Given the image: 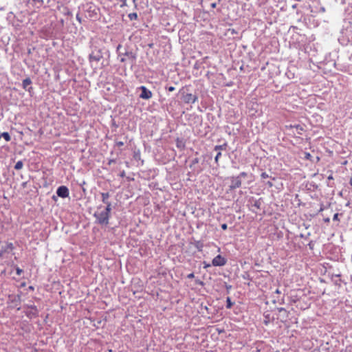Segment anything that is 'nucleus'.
Listing matches in <instances>:
<instances>
[{"label": "nucleus", "instance_id": "4be33fe9", "mask_svg": "<svg viewBox=\"0 0 352 352\" xmlns=\"http://www.w3.org/2000/svg\"><path fill=\"white\" fill-rule=\"evenodd\" d=\"M168 89L169 91H173L175 90V87H169L168 88Z\"/></svg>", "mask_w": 352, "mask_h": 352}, {"label": "nucleus", "instance_id": "6ab92c4d", "mask_svg": "<svg viewBox=\"0 0 352 352\" xmlns=\"http://www.w3.org/2000/svg\"><path fill=\"white\" fill-rule=\"evenodd\" d=\"M116 144L118 146H122L124 145V143L122 142H116Z\"/></svg>", "mask_w": 352, "mask_h": 352}, {"label": "nucleus", "instance_id": "2eb2a0df", "mask_svg": "<svg viewBox=\"0 0 352 352\" xmlns=\"http://www.w3.org/2000/svg\"><path fill=\"white\" fill-rule=\"evenodd\" d=\"M221 152H220V151H218V152H217V155H216V156H215V157H214V160H215L216 163H217V162H218V161H219V157L221 156Z\"/></svg>", "mask_w": 352, "mask_h": 352}, {"label": "nucleus", "instance_id": "4468645a", "mask_svg": "<svg viewBox=\"0 0 352 352\" xmlns=\"http://www.w3.org/2000/svg\"><path fill=\"white\" fill-rule=\"evenodd\" d=\"M225 147H226L225 144L224 145L216 146L215 148H214V150L218 152V151H220V150L225 148Z\"/></svg>", "mask_w": 352, "mask_h": 352}, {"label": "nucleus", "instance_id": "c85d7f7f", "mask_svg": "<svg viewBox=\"0 0 352 352\" xmlns=\"http://www.w3.org/2000/svg\"><path fill=\"white\" fill-rule=\"evenodd\" d=\"M90 58H93V57H92V56H91ZM94 59L97 60V59L96 58V57H94Z\"/></svg>", "mask_w": 352, "mask_h": 352}, {"label": "nucleus", "instance_id": "bb28decb", "mask_svg": "<svg viewBox=\"0 0 352 352\" xmlns=\"http://www.w3.org/2000/svg\"><path fill=\"white\" fill-rule=\"evenodd\" d=\"M268 184L272 186V184L271 182H268Z\"/></svg>", "mask_w": 352, "mask_h": 352}, {"label": "nucleus", "instance_id": "aec40b11", "mask_svg": "<svg viewBox=\"0 0 352 352\" xmlns=\"http://www.w3.org/2000/svg\"><path fill=\"white\" fill-rule=\"evenodd\" d=\"M187 277L188 278H192L194 277V274L193 273H191V274H189Z\"/></svg>", "mask_w": 352, "mask_h": 352}, {"label": "nucleus", "instance_id": "f8f14e48", "mask_svg": "<svg viewBox=\"0 0 352 352\" xmlns=\"http://www.w3.org/2000/svg\"><path fill=\"white\" fill-rule=\"evenodd\" d=\"M107 205L106 208H104V209L110 214V212L111 210V204L110 202H108L107 204H105Z\"/></svg>", "mask_w": 352, "mask_h": 352}, {"label": "nucleus", "instance_id": "6e6552de", "mask_svg": "<svg viewBox=\"0 0 352 352\" xmlns=\"http://www.w3.org/2000/svg\"><path fill=\"white\" fill-rule=\"evenodd\" d=\"M101 196H102V201L104 204H107L108 202H109L108 201V199L109 198V192H102Z\"/></svg>", "mask_w": 352, "mask_h": 352}, {"label": "nucleus", "instance_id": "0eeeda50", "mask_svg": "<svg viewBox=\"0 0 352 352\" xmlns=\"http://www.w3.org/2000/svg\"><path fill=\"white\" fill-rule=\"evenodd\" d=\"M31 83H32V81H31L30 78H27L24 79L22 82L23 89H25L26 90H29L31 87L28 88V87L31 85Z\"/></svg>", "mask_w": 352, "mask_h": 352}, {"label": "nucleus", "instance_id": "f3484780", "mask_svg": "<svg viewBox=\"0 0 352 352\" xmlns=\"http://www.w3.org/2000/svg\"><path fill=\"white\" fill-rule=\"evenodd\" d=\"M338 213H336L334 215H333V221H338Z\"/></svg>", "mask_w": 352, "mask_h": 352}, {"label": "nucleus", "instance_id": "9d476101", "mask_svg": "<svg viewBox=\"0 0 352 352\" xmlns=\"http://www.w3.org/2000/svg\"><path fill=\"white\" fill-rule=\"evenodd\" d=\"M1 138H3L6 140V141H7V142H9L11 139L10 135H9V133L8 132L1 133Z\"/></svg>", "mask_w": 352, "mask_h": 352}, {"label": "nucleus", "instance_id": "ddd939ff", "mask_svg": "<svg viewBox=\"0 0 352 352\" xmlns=\"http://www.w3.org/2000/svg\"><path fill=\"white\" fill-rule=\"evenodd\" d=\"M128 16L131 20H135L138 18V14L135 12H133L130 13Z\"/></svg>", "mask_w": 352, "mask_h": 352}, {"label": "nucleus", "instance_id": "9b49d317", "mask_svg": "<svg viewBox=\"0 0 352 352\" xmlns=\"http://www.w3.org/2000/svg\"><path fill=\"white\" fill-rule=\"evenodd\" d=\"M22 167H23V162L21 161L17 162L14 166L15 169H16V170H20L22 168Z\"/></svg>", "mask_w": 352, "mask_h": 352}, {"label": "nucleus", "instance_id": "423d86ee", "mask_svg": "<svg viewBox=\"0 0 352 352\" xmlns=\"http://www.w3.org/2000/svg\"><path fill=\"white\" fill-rule=\"evenodd\" d=\"M197 99V98L192 94H187L184 96V100L186 103H195Z\"/></svg>", "mask_w": 352, "mask_h": 352}, {"label": "nucleus", "instance_id": "f03ea898", "mask_svg": "<svg viewBox=\"0 0 352 352\" xmlns=\"http://www.w3.org/2000/svg\"><path fill=\"white\" fill-rule=\"evenodd\" d=\"M13 249L12 244L7 242L0 243V257H1L4 253H10Z\"/></svg>", "mask_w": 352, "mask_h": 352}, {"label": "nucleus", "instance_id": "7ed1b4c3", "mask_svg": "<svg viewBox=\"0 0 352 352\" xmlns=\"http://www.w3.org/2000/svg\"><path fill=\"white\" fill-rule=\"evenodd\" d=\"M56 194L60 197L66 198L69 196V190L66 186H61L58 188Z\"/></svg>", "mask_w": 352, "mask_h": 352}, {"label": "nucleus", "instance_id": "39448f33", "mask_svg": "<svg viewBox=\"0 0 352 352\" xmlns=\"http://www.w3.org/2000/svg\"><path fill=\"white\" fill-rule=\"evenodd\" d=\"M226 263L225 258L221 256L218 255L215 256L212 260V265L214 266H222Z\"/></svg>", "mask_w": 352, "mask_h": 352}, {"label": "nucleus", "instance_id": "f257e3e1", "mask_svg": "<svg viewBox=\"0 0 352 352\" xmlns=\"http://www.w3.org/2000/svg\"><path fill=\"white\" fill-rule=\"evenodd\" d=\"M94 217L98 223L102 225L109 224L110 214L102 207H98L97 211L94 214Z\"/></svg>", "mask_w": 352, "mask_h": 352}, {"label": "nucleus", "instance_id": "dca6fc26", "mask_svg": "<svg viewBox=\"0 0 352 352\" xmlns=\"http://www.w3.org/2000/svg\"><path fill=\"white\" fill-rule=\"evenodd\" d=\"M16 271L17 275H21L23 272V270L21 269H20L19 267H16Z\"/></svg>", "mask_w": 352, "mask_h": 352}, {"label": "nucleus", "instance_id": "20e7f679", "mask_svg": "<svg viewBox=\"0 0 352 352\" xmlns=\"http://www.w3.org/2000/svg\"><path fill=\"white\" fill-rule=\"evenodd\" d=\"M140 89L142 93L140 95V98L145 100L150 99L152 97V92L146 89L144 86H141Z\"/></svg>", "mask_w": 352, "mask_h": 352}, {"label": "nucleus", "instance_id": "a211bd4d", "mask_svg": "<svg viewBox=\"0 0 352 352\" xmlns=\"http://www.w3.org/2000/svg\"><path fill=\"white\" fill-rule=\"evenodd\" d=\"M261 177H262L263 179H265V178L268 177V175H267L266 173H263L261 174Z\"/></svg>", "mask_w": 352, "mask_h": 352}, {"label": "nucleus", "instance_id": "a878e982", "mask_svg": "<svg viewBox=\"0 0 352 352\" xmlns=\"http://www.w3.org/2000/svg\"><path fill=\"white\" fill-rule=\"evenodd\" d=\"M350 184L352 186V176L350 178V182H349Z\"/></svg>", "mask_w": 352, "mask_h": 352}, {"label": "nucleus", "instance_id": "cd10ccee", "mask_svg": "<svg viewBox=\"0 0 352 352\" xmlns=\"http://www.w3.org/2000/svg\"><path fill=\"white\" fill-rule=\"evenodd\" d=\"M239 69L242 70V65L239 67Z\"/></svg>", "mask_w": 352, "mask_h": 352}, {"label": "nucleus", "instance_id": "b1692460", "mask_svg": "<svg viewBox=\"0 0 352 352\" xmlns=\"http://www.w3.org/2000/svg\"><path fill=\"white\" fill-rule=\"evenodd\" d=\"M275 293L277 294H280V291L278 289H276Z\"/></svg>", "mask_w": 352, "mask_h": 352}, {"label": "nucleus", "instance_id": "5701e85b", "mask_svg": "<svg viewBox=\"0 0 352 352\" xmlns=\"http://www.w3.org/2000/svg\"><path fill=\"white\" fill-rule=\"evenodd\" d=\"M216 6H217L216 3H211V7L213 8H216Z\"/></svg>", "mask_w": 352, "mask_h": 352}, {"label": "nucleus", "instance_id": "393cba45", "mask_svg": "<svg viewBox=\"0 0 352 352\" xmlns=\"http://www.w3.org/2000/svg\"><path fill=\"white\" fill-rule=\"evenodd\" d=\"M309 157H310V154L309 153H306V157L309 158Z\"/></svg>", "mask_w": 352, "mask_h": 352}, {"label": "nucleus", "instance_id": "412c9836", "mask_svg": "<svg viewBox=\"0 0 352 352\" xmlns=\"http://www.w3.org/2000/svg\"><path fill=\"white\" fill-rule=\"evenodd\" d=\"M221 228L223 230H226L227 229V225L226 223H223L221 225Z\"/></svg>", "mask_w": 352, "mask_h": 352}, {"label": "nucleus", "instance_id": "1a4fd4ad", "mask_svg": "<svg viewBox=\"0 0 352 352\" xmlns=\"http://www.w3.org/2000/svg\"><path fill=\"white\" fill-rule=\"evenodd\" d=\"M38 313L37 309L36 307H32L29 313H28V316H35Z\"/></svg>", "mask_w": 352, "mask_h": 352}]
</instances>
